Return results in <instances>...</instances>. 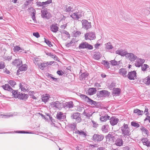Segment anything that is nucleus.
I'll return each instance as SVG.
<instances>
[{
  "instance_id": "nucleus-1",
  "label": "nucleus",
  "mask_w": 150,
  "mask_h": 150,
  "mask_svg": "<svg viewBox=\"0 0 150 150\" xmlns=\"http://www.w3.org/2000/svg\"><path fill=\"white\" fill-rule=\"evenodd\" d=\"M121 129L122 131V134L123 135V137H126L131 135V133L128 125L124 124L121 127Z\"/></svg>"
},
{
  "instance_id": "nucleus-2",
  "label": "nucleus",
  "mask_w": 150,
  "mask_h": 150,
  "mask_svg": "<svg viewBox=\"0 0 150 150\" xmlns=\"http://www.w3.org/2000/svg\"><path fill=\"white\" fill-rule=\"evenodd\" d=\"M71 119L75 120L76 123H79L81 122V115L79 112H76L74 113L71 114Z\"/></svg>"
},
{
  "instance_id": "nucleus-3",
  "label": "nucleus",
  "mask_w": 150,
  "mask_h": 150,
  "mask_svg": "<svg viewBox=\"0 0 150 150\" xmlns=\"http://www.w3.org/2000/svg\"><path fill=\"white\" fill-rule=\"evenodd\" d=\"M79 48L80 49L86 48L88 50H91L93 49V47L91 45L88 44V43L85 42H82L80 44Z\"/></svg>"
},
{
  "instance_id": "nucleus-4",
  "label": "nucleus",
  "mask_w": 150,
  "mask_h": 150,
  "mask_svg": "<svg viewBox=\"0 0 150 150\" xmlns=\"http://www.w3.org/2000/svg\"><path fill=\"white\" fill-rule=\"evenodd\" d=\"M110 92L105 90L98 91L97 93V96L98 97L109 96L110 95Z\"/></svg>"
},
{
  "instance_id": "nucleus-5",
  "label": "nucleus",
  "mask_w": 150,
  "mask_h": 150,
  "mask_svg": "<svg viewBox=\"0 0 150 150\" xmlns=\"http://www.w3.org/2000/svg\"><path fill=\"white\" fill-rule=\"evenodd\" d=\"M84 36L86 40H93L96 38L95 33L93 32L86 33L85 34Z\"/></svg>"
},
{
  "instance_id": "nucleus-6",
  "label": "nucleus",
  "mask_w": 150,
  "mask_h": 150,
  "mask_svg": "<svg viewBox=\"0 0 150 150\" xmlns=\"http://www.w3.org/2000/svg\"><path fill=\"white\" fill-rule=\"evenodd\" d=\"M104 136L102 134H95L93 136L92 140L95 142H98L102 141Z\"/></svg>"
},
{
  "instance_id": "nucleus-7",
  "label": "nucleus",
  "mask_w": 150,
  "mask_h": 150,
  "mask_svg": "<svg viewBox=\"0 0 150 150\" xmlns=\"http://www.w3.org/2000/svg\"><path fill=\"white\" fill-rule=\"evenodd\" d=\"M70 16L73 19L78 20L82 16L81 13L80 12H75L73 13Z\"/></svg>"
},
{
  "instance_id": "nucleus-8",
  "label": "nucleus",
  "mask_w": 150,
  "mask_h": 150,
  "mask_svg": "<svg viewBox=\"0 0 150 150\" xmlns=\"http://www.w3.org/2000/svg\"><path fill=\"white\" fill-rule=\"evenodd\" d=\"M82 27L86 30H88L91 27V23L88 22L86 20H83L82 21Z\"/></svg>"
},
{
  "instance_id": "nucleus-9",
  "label": "nucleus",
  "mask_w": 150,
  "mask_h": 150,
  "mask_svg": "<svg viewBox=\"0 0 150 150\" xmlns=\"http://www.w3.org/2000/svg\"><path fill=\"white\" fill-rule=\"evenodd\" d=\"M137 73L134 71L129 72L127 75L128 78L130 80H134L137 77Z\"/></svg>"
},
{
  "instance_id": "nucleus-10",
  "label": "nucleus",
  "mask_w": 150,
  "mask_h": 150,
  "mask_svg": "<svg viewBox=\"0 0 150 150\" xmlns=\"http://www.w3.org/2000/svg\"><path fill=\"white\" fill-rule=\"evenodd\" d=\"M93 112H92V110L89 109L85 110L83 112V114L88 119H90V117L92 116Z\"/></svg>"
},
{
  "instance_id": "nucleus-11",
  "label": "nucleus",
  "mask_w": 150,
  "mask_h": 150,
  "mask_svg": "<svg viewBox=\"0 0 150 150\" xmlns=\"http://www.w3.org/2000/svg\"><path fill=\"white\" fill-rule=\"evenodd\" d=\"M109 119L110 124L113 126L116 125L119 121V119L115 116L112 117Z\"/></svg>"
},
{
  "instance_id": "nucleus-12",
  "label": "nucleus",
  "mask_w": 150,
  "mask_h": 150,
  "mask_svg": "<svg viewBox=\"0 0 150 150\" xmlns=\"http://www.w3.org/2000/svg\"><path fill=\"white\" fill-rule=\"evenodd\" d=\"M50 28L51 31L54 33H56L58 31L59 25L57 23H54L50 26Z\"/></svg>"
},
{
  "instance_id": "nucleus-13",
  "label": "nucleus",
  "mask_w": 150,
  "mask_h": 150,
  "mask_svg": "<svg viewBox=\"0 0 150 150\" xmlns=\"http://www.w3.org/2000/svg\"><path fill=\"white\" fill-rule=\"evenodd\" d=\"M137 60L135 63V65L139 67H141L145 62V60L141 58H137Z\"/></svg>"
},
{
  "instance_id": "nucleus-14",
  "label": "nucleus",
  "mask_w": 150,
  "mask_h": 150,
  "mask_svg": "<svg viewBox=\"0 0 150 150\" xmlns=\"http://www.w3.org/2000/svg\"><path fill=\"white\" fill-rule=\"evenodd\" d=\"M126 57H127L130 61H134L137 58V57L132 53H128Z\"/></svg>"
},
{
  "instance_id": "nucleus-15",
  "label": "nucleus",
  "mask_w": 150,
  "mask_h": 150,
  "mask_svg": "<svg viewBox=\"0 0 150 150\" xmlns=\"http://www.w3.org/2000/svg\"><path fill=\"white\" fill-rule=\"evenodd\" d=\"M57 119L59 120L62 121L66 118L65 113L61 112H58L56 115Z\"/></svg>"
},
{
  "instance_id": "nucleus-16",
  "label": "nucleus",
  "mask_w": 150,
  "mask_h": 150,
  "mask_svg": "<svg viewBox=\"0 0 150 150\" xmlns=\"http://www.w3.org/2000/svg\"><path fill=\"white\" fill-rule=\"evenodd\" d=\"M52 106L60 110L64 106V104L59 102L58 101H55L52 103Z\"/></svg>"
},
{
  "instance_id": "nucleus-17",
  "label": "nucleus",
  "mask_w": 150,
  "mask_h": 150,
  "mask_svg": "<svg viewBox=\"0 0 150 150\" xmlns=\"http://www.w3.org/2000/svg\"><path fill=\"white\" fill-rule=\"evenodd\" d=\"M27 65L26 64L22 65L19 67V69L17 70V74H19L20 71H25L27 69Z\"/></svg>"
},
{
  "instance_id": "nucleus-18",
  "label": "nucleus",
  "mask_w": 150,
  "mask_h": 150,
  "mask_svg": "<svg viewBox=\"0 0 150 150\" xmlns=\"http://www.w3.org/2000/svg\"><path fill=\"white\" fill-rule=\"evenodd\" d=\"M116 53L121 55V56H125L126 57L127 52L125 50L122 49L121 50H117L116 51Z\"/></svg>"
},
{
  "instance_id": "nucleus-19",
  "label": "nucleus",
  "mask_w": 150,
  "mask_h": 150,
  "mask_svg": "<svg viewBox=\"0 0 150 150\" xmlns=\"http://www.w3.org/2000/svg\"><path fill=\"white\" fill-rule=\"evenodd\" d=\"M50 98V96L49 94L43 95L42 96V101L45 103H46L49 100V99Z\"/></svg>"
},
{
  "instance_id": "nucleus-20",
  "label": "nucleus",
  "mask_w": 150,
  "mask_h": 150,
  "mask_svg": "<svg viewBox=\"0 0 150 150\" xmlns=\"http://www.w3.org/2000/svg\"><path fill=\"white\" fill-rule=\"evenodd\" d=\"M22 61L19 59H16L12 62L13 65L17 66L18 67L20 66L22 64Z\"/></svg>"
},
{
  "instance_id": "nucleus-21",
  "label": "nucleus",
  "mask_w": 150,
  "mask_h": 150,
  "mask_svg": "<svg viewBox=\"0 0 150 150\" xmlns=\"http://www.w3.org/2000/svg\"><path fill=\"white\" fill-rule=\"evenodd\" d=\"M28 97V95L27 94L25 93H19L18 98L19 99L25 100H26Z\"/></svg>"
},
{
  "instance_id": "nucleus-22",
  "label": "nucleus",
  "mask_w": 150,
  "mask_h": 150,
  "mask_svg": "<svg viewBox=\"0 0 150 150\" xmlns=\"http://www.w3.org/2000/svg\"><path fill=\"white\" fill-rule=\"evenodd\" d=\"M119 73L120 74L122 75L124 77L127 76L126 74L127 73V71L125 68H122L119 70Z\"/></svg>"
},
{
  "instance_id": "nucleus-23",
  "label": "nucleus",
  "mask_w": 150,
  "mask_h": 150,
  "mask_svg": "<svg viewBox=\"0 0 150 150\" xmlns=\"http://www.w3.org/2000/svg\"><path fill=\"white\" fill-rule=\"evenodd\" d=\"M97 91V90L95 88H91L88 89V94L92 95L95 94Z\"/></svg>"
},
{
  "instance_id": "nucleus-24",
  "label": "nucleus",
  "mask_w": 150,
  "mask_h": 150,
  "mask_svg": "<svg viewBox=\"0 0 150 150\" xmlns=\"http://www.w3.org/2000/svg\"><path fill=\"white\" fill-rule=\"evenodd\" d=\"M121 91L120 88H113L112 94L114 95H119Z\"/></svg>"
},
{
  "instance_id": "nucleus-25",
  "label": "nucleus",
  "mask_w": 150,
  "mask_h": 150,
  "mask_svg": "<svg viewBox=\"0 0 150 150\" xmlns=\"http://www.w3.org/2000/svg\"><path fill=\"white\" fill-rule=\"evenodd\" d=\"M123 142L122 139L118 138L117 139L115 142V144L117 146H122Z\"/></svg>"
},
{
  "instance_id": "nucleus-26",
  "label": "nucleus",
  "mask_w": 150,
  "mask_h": 150,
  "mask_svg": "<svg viewBox=\"0 0 150 150\" xmlns=\"http://www.w3.org/2000/svg\"><path fill=\"white\" fill-rule=\"evenodd\" d=\"M74 105L73 102L72 101L69 102H66L64 104V107H66L69 108H72L73 107Z\"/></svg>"
},
{
  "instance_id": "nucleus-27",
  "label": "nucleus",
  "mask_w": 150,
  "mask_h": 150,
  "mask_svg": "<svg viewBox=\"0 0 150 150\" xmlns=\"http://www.w3.org/2000/svg\"><path fill=\"white\" fill-rule=\"evenodd\" d=\"M106 139L109 141H113L115 139L114 135L111 133H110L106 136Z\"/></svg>"
},
{
  "instance_id": "nucleus-28",
  "label": "nucleus",
  "mask_w": 150,
  "mask_h": 150,
  "mask_svg": "<svg viewBox=\"0 0 150 150\" xmlns=\"http://www.w3.org/2000/svg\"><path fill=\"white\" fill-rule=\"evenodd\" d=\"M110 117L107 114L101 116L100 117V120L101 122H105L110 119Z\"/></svg>"
},
{
  "instance_id": "nucleus-29",
  "label": "nucleus",
  "mask_w": 150,
  "mask_h": 150,
  "mask_svg": "<svg viewBox=\"0 0 150 150\" xmlns=\"http://www.w3.org/2000/svg\"><path fill=\"white\" fill-rule=\"evenodd\" d=\"M88 74L87 72H84L79 77L80 79L81 80H86L87 79V76Z\"/></svg>"
},
{
  "instance_id": "nucleus-30",
  "label": "nucleus",
  "mask_w": 150,
  "mask_h": 150,
  "mask_svg": "<svg viewBox=\"0 0 150 150\" xmlns=\"http://www.w3.org/2000/svg\"><path fill=\"white\" fill-rule=\"evenodd\" d=\"M3 88L5 90H7L10 92H11L13 90L12 88L8 84H6L2 86Z\"/></svg>"
},
{
  "instance_id": "nucleus-31",
  "label": "nucleus",
  "mask_w": 150,
  "mask_h": 150,
  "mask_svg": "<svg viewBox=\"0 0 150 150\" xmlns=\"http://www.w3.org/2000/svg\"><path fill=\"white\" fill-rule=\"evenodd\" d=\"M75 133L79 134L80 135L83 137H86V134L85 132L82 131L81 130H76L75 132Z\"/></svg>"
},
{
  "instance_id": "nucleus-32",
  "label": "nucleus",
  "mask_w": 150,
  "mask_h": 150,
  "mask_svg": "<svg viewBox=\"0 0 150 150\" xmlns=\"http://www.w3.org/2000/svg\"><path fill=\"white\" fill-rule=\"evenodd\" d=\"M86 101L89 104L91 105H97V103L96 101H94L88 97L87 98Z\"/></svg>"
},
{
  "instance_id": "nucleus-33",
  "label": "nucleus",
  "mask_w": 150,
  "mask_h": 150,
  "mask_svg": "<svg viewBox=\"0 0 150 150\" xmlns=\"http://www.w3.org/2000/svg\"><path fill=\"white\" fill-rule=\"evenodd\" d=\"M109 129V127L108 125H105L103 126L101 128V130L104 133L107 132H108Z\"/></svg>"
},
{
  "instance_id": "nucleus-34",
  "label": "nucleus",
  "mask_w": 150,
  "mask_h": 150,
  "mask_svg": "<svg viewBox=\"0 0 150 150\" xmlns=\"http://www.w3.org/2000/svg\"><path fill=\"white\" fill-rule=\"evenodd\" d=\"M23 83H20L19 84V87L20 88H21V91H25L28 89V88H27V86H28L27 85H25V86L23 85Z\"/></svg>"
},
{
  "instance_id": "nucleus-35",
  "label": "nucleus",
  "mask_w": 150,
  "mask_h": 150,
  "mask_svg": "<svg viewBox=\"0 0 150 150\" xmlns=\"http://www.w3.org/2000/svg\"><path fill=\"white\" fill-rule=\"evenodd\" d=\"M101 57V55L100 52H97L93 55V58L96 60H98L100 59Z\"/></svg>"
},
{
  "instance_id": "nucleus-36",
  "label": "nucleus",
  "mask_w": 150,
  "mask_h": 150,
  "mask_svg": "<svg viewBox=\"0 0 150 150\" xmlns=\"http://www.w3.org/2000/svg\"><path fill=\"white\" fill-rule=\"evenodd\" d=\"M13 50L14 52H18L20 50V52H22L23 51H24V50L23 48H21L18 46H15L13 48Z\"/></svg>"
},
{
  "instance_id": "nucleus-37",
  "label": "nucleus",
  "mask_w": 150,
  "mask_h": 150,
  "mask_svg": "<svg viewBox=\"0 0 150 150\" xmlns=\"http://www.w3.org/2000/svg\"><path fill=\"white\" fill-rule=\"evenodd\" d=\"M144 82L146 85H150V77L148 76L143 80Z\"/></svg>"
},
{
  "instance_id": "nucleus-38",
  "label": "nucleus",
  "mask_w": 150,
  "mask_h": 150,
  "mask_svg": "<svg viewBox=\"0 0 150 150\" xmlns=\"http://www.w3.org/2000/svg\"><path fill=\"white\" fill-rule=\"evenodd\" d=\"M11 92L12 93V94L13 95V96L15 98H17L19 94L20 93L18 92L17 91H14L13 89L12 91Z\"/></svg>"
},
{
  "instance_id": "nucleus-39",
  "label": "nucleus",
  "mask_w": 150,
  "mask_h": 150,
  "mask_svg": "<svg viewBox=\"0 0 150 150\" xmlns=\"http://www.w3.org/2000/svg\"><path fill=\"white\" fill-rule=\"evenodd\" d=\"M143 112V111L137 109L134 110V112L135 113H137L138 115H142Z\"/></svg>"
},
{
  "instance_id": "nucleus-40",
  "label": "nucleus",
  "mask_w": 150,
  "mask_h": 150,
  "mask_svg": "<svg viewBox=\"0 0 150 150\" xmlns=\"http://www.w3.org/2000/svg\"><path fill=\"white\" fill-rule=\"evenodd\" d=\"M46 54L50 56L51 57L53 58L54 60H56L57 59V57L55 54L50 52H47L46 53Z\"/></svg>"
},
{
  "instance_id": "nucleus-41",
  "label": "nucleus",
  "mask_w": 150,
  "mask_h": 150,
  "mask_svg": "<svg viewBox=\"0 0 150 150\" xmlns=\"http://www.w3.org/2000/svg\"><path fill=\"white\" fill-rule=\"evenodd\" d=\"M47 64V62L46 63L43 62L41 63L39 67L40 69L43 70L45 67L48 66Z\"/></svg>"
},
{
  "instance_id": "nucleus-42",
  "label": "nucleus",
  "mask_w": 150,
  "mask_h": 150,
  "mask_svg": "<svg viewBox=\"0 0 150 150\" xmlns=\"http://www.w3.org/2000/svg\"><path fill=\"white\" fill-rule=\"evenodd\" d=\"M105 49L108 50L111 49L113 48L112 46L111 45L110 42H108L105 44Z\"/></svg>"
},
{
  "instance_id": "nucleus-43",
  "label": "nucleus",
  "mask_w": 150,
  "mask_h": 150,
  "mask_svg": "<svg viewBox=\"0 0 150 150\" xmlns=\"http://www.w3.org/2000/svg\"><path fill=\"white\" fill-rule=\"evenodd\" d=\"M73 35L74 37H76L79 36L81 34V32L80 31H74L73 33Z\"/></svg>"
},
{
  "instance_id": "nucleus-44",
  "label": "nucleus",
  "mask_w": 150,
  "mask_h": 150,
  "mask_svg": "<svg viewBox=\"0 0 150 150\" xmlns=\"http://www.w3.org/2000/svg\"><path fill=\"white\" fill-rule=\"evenodd\" d=\"M52 3V0H47L45 2H43L44 7L47 6L48 4Z\"/></svg>"
},
{
  "instance_id": "nucleus-45",
  "label": "nucleus",
  "mask_w": 150,
  "mask_h": 150,
  "mask_svg": "<svg viewBox=\"0 0 150 150\" xmlns=\"http://www.w3.org/2000/svg\"><path fill=\"white\" fill-rule=\"evenodd\" d=\"M141 67L142 70L143 71H146V69L149 67V66L145 64L142 65Z\"/></svg>"
},
{
  "instance_id": "nucleus-46",
  "label": "nucleus",
  "mask_w": 150,
  "mask_h": 150,
  "mask_svg": "<svg viewBox=\"0 0 150 150\" xmlns=\"http://www.w3.org/2000/svg\"><path fill=\"white\" fill-rule=\"evenodd\" d=\"M73 10V8L72 7H71V6L67 7L65 9V11L67 12H70L71 11H72Z\"/></svg>"
},
{
  "instance_id": "nucleus-47",
  "label": "nucleus",
  "mask_w": 150,
  "mask_h": 150,
  "mask_svg": "<svg viewBox=\"0 0 150 150\" xmlns=\"http://www.w3.org/2000/svg\"><path fill=\"white\" fill-rule=\"evenodd\" d=\"M102 64L108 68L109 67V63L108 61L105 60H103L102 62Z\"/></svg>"
},
{
  "instance_id": "nucleus-48",
  "label": "nucleus",
  "mask_w": 150,
  "mask_h": 150,
  "mask_svg": "<svg viewBox=\"0 0 150 150\" xmlns=\"http://www.w3.org/2000/svg\"><path fill=\"white\" fill-rule=\"evenodd\" d=\"M62 34H63L66 35L67 37L68 38H70V35L69 33L65 30H63L61 32Z\"/></svg>"
},
{
  "instance_id": "nucleus-49",
  "label": "nucleus",
  "mask_w": 150,
  "mask_h": 150,
  "mask_svg": "<svg viewBox=\"0 0 150 150\" xmlns=\"http://www.w3.org/2000/svg\"><path fill=\"white\" fill-rule=\"evenodd\" d=\"M45 42L50 47H51L52 46L51 42L48 39H46L45 38Z\"/></svg>"
},
{
  "instance_id": "nucleus-50",
  "label": "nucleus",
  "mask_w": 150,
  "mask_h": 150,
  "mask_svg": "<svg viewBox=\"0 0 150 150\" xmlns=\"http://www.w3.org/2000/svg\"><path fill=\"white\" fill-rule=\"evenodd\" d=\"M111 64L113 66L117 65L119 64V62L115 61V60H111L110 61Z\"/></svg>"
},
{
  "instance_id": "nucleus-51",
  "label": "nucleus",
  "mask_w": 150,
  "mask_h": 150,
  "mask_svg": "<svg viewBox=\"0 0 150 150\" xmlns=\"http://www.w3.org/2000/svg\"><path fill=\"white\" fill-rule=\"evenodd\" d=\"M41 13V16L42 18H44L47 17V11H42Z\"/></svg>"
},
{
  "instance_id": "nucleus-52",
  "label": "nucleus",
  "mask_w": 150,
  "mask_h": 150,
  "mask_svg": "<svg viewBox=\"0 0 150 150\" xmlns=\"http://www.w3.org/2000/svg\"><path fill=\"white\" fill-rule=\"evenodd\" d=\"M131 125L133 127H139V125L138 123L134 122H131Z\"/></svg>"
},
{
  "instance_id": "nucleus-53",
  "label": "nucleus",
  "mask_w": 150,
  "mask_h": 150,
  "mask_svg": "<svg viewBox=\"0 0 150 150\" xmlns=\"http://www.w3.org/2000/svg\"><path fill=\"white\" fill-rule=\"evenodd\" d=\"M142 131L145 134H148V130L146 129V128L144 127H142L141 129Z\"/></svg>"
},
{
  "instance_id": "nucleus-54",
  "label": "nucleus",
  "mask_w": 150,
  "mask_h": 150,
  "mask_svg": "<svg viewBox=\"0 0 150 150\" xmlns=\"http://www.w3.org/2000/svg\"><path fill=\"white\" fill-rule=\"evenodd\" d=\"M8 83L10 84L12 86H13L16 85V83L13 80H10L9 81Z\"/></svg>"
},
{
  "instance_id": "nucleus-55",
  "label": "nucleus",
  "mask_w": 150,
  "mask_h": 150,
  "mask_svg": "<svg viewBox=\"0 0 150 150\" xmlns=\"http://www.w3.org/2000/svg\"><path fill=\"white\" fill-rule=\"evenodd\" d=\"M5 65L4 62H0V69H3L5 68Z\"/></svg>"
},
{
  "instance_id": "nucleus-56",
  "label": "nucleus",
  "mask_w": 150,
  "mask_h": 150,
  "mask_svg": "<svg viewBox=\"0 0 150 150\" xmlns=\"http://www.w3.org/2000/svg\"><path fill=\"white\" fill-rule=\"evenodd\" d=\"M80 97L83 99L84 100H85V101H86V99H87V98H88V97L87 96L83 95V94H81L80 95Z\"/></svg>"
},
{
  "instance_id": "nucleus-57",
  "label": "nucleus",
  "mask_w": 150,
  "mask_h": 150,
  "mask_svg": "<svg viewBox=\"0 0 150 150\" xmlns=\"http://www.w3.org/2000/svg\"><path fill=\"white\" fill-rule=\"evenodd\" d=\"M115 86V83H112L111 84H110L109 86V88L110 90L113 89V88H114V87Z\"/></svg>"
},
{
  "instance_id": "nucleus-58",
  "label": "nucleus",
  "mask_w": 150,
  "mask_h": 150,
  "mask_svg": "<svg viewBox=\"0 0 150 150\" xmlns=\"http://www.w3.org/2000/svg\"><path fill=\"white\" fill-rule=\"evenodd\" d=\"M33 35L37 38H38L40 37V35L38 33V32H35L33 33Z\"/></svg>"
},
{
  "instance_id": "nucleus-59",
  "label": "nucleus",
  "mask_w": 150,
  "mask_h": 150,
  "mask_svg": "<svg viewBox=\"0 0 150 150\" xmlns=\"http://www.w3.org/2000/svg\"><path fill=\"white\" fill-rule=\"evenodd\" d=\"M37 5L38 6H43V7H44L43 2H37Z\"/></svg>"
},
{
  "instance_id": "nucleus-60",
  "label": "nucleus",
  "mask_w": 150,
  "mask_h": 150,
  "mask_svg": "<svg viewBox=\"0 0 150 150\" xmlns=\"http://www.w3.org/2000/svg\"><path fill=\"white\" fill-rule=\"evenodd\" d=\"M148 140L147 138H144L142 139V141L144 144V143H145Z\"/></svg>"
},
{
  "instance_id": "nucleus-61",
  "label": "nucleus",
  "mask_w": 150,
  "mask_h": 150,
  "mask_svg": "<svg viewBox=\"0 0 150 150\" xmlns=\"http://www.w3.org/2000/svg\"><path fill=\"white\" fill-rule=\"evenodd\" d=\"M143 144L148 147L150 146V142L148 140L146 142L144 143Z\"/></svg>"
},
{
  "instance_id": "nucleus-62",
  "label": "nucleus",
  "mask_w": 150,
  "mask_h": 150,
  "mask_svg": "<svg viewBox=\"0 0 150 150\" xmlns=\"http://www.w3.org/2000/svg\"><path fill=\"white\" fill-rule=\"evenodd\" d=\"M57 73L59 75H62L64 74V72L62 71H57Z\"/></svg>"
},
{
  "instance_id": "nucleus-63",
  "label": "nucleus",
  "mask_w": 150,
  "mask_h": 150,
  "mask_svg": "<svg viewBox=\"0 0 150 150\" xmlns=\"http://www.w3.org/2000/svg\"><path fill=\"white\" fill-rule=\"evenodd\" d=\"M93 125V126L95 127H96L98 126V124L96 123L93 120L91 121Z\"/></svg>"
},
{
  "instance_id": "nucleus-64",
  "label": "nucleus",
  "mask_w": 150,
  "mask_h": 150,
  "mask_svg": "<svg viewBox=\"0 0 150 150\" xmlns=\"http://www.w3.org/2000/svg\"><path fill=\"white\" fill-rule=\"evenodd\" d=\"M146 120H148L149 122H150V116H147L146 117L144 120V121Z\"/></svg>"
}]
</instances>
